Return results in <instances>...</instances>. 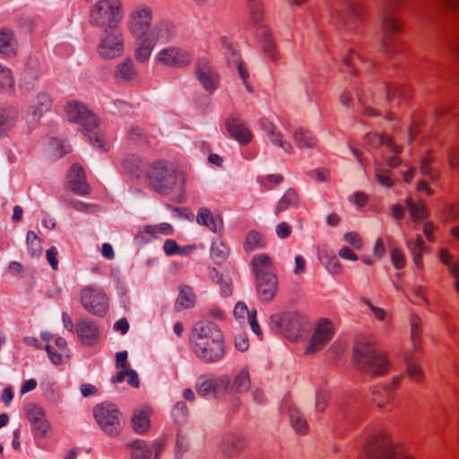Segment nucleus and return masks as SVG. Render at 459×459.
Instances as JSON below:
<instances>
[{"label": "nucleus", "instance_id": "nucleus-35", "mask_svg": "<svg viewBox=\"0 0 459 459\" xmlns=\"http://www.w3.org/2000/svg\"><path fill=\"white\" fill-rule=\"evenodd\" d=\"M406 364V373L414 382L420 383L425 377L423 368L412 354L406 352L403 356Z\"/></svg>", "mask_w": 459, "mask_h": 459}, {"label": "nucleus", "instance_id": "nucleus-41", "mask_svg": "<svg viewBox=\"0 0 459 459\" xmlns=\"http://www.w3.org/2000/svg\"><path fill=\"white\" fill-rule=\"evenodd\" d=\"M123 168L127 173L139 178L142 172L143 161L139 156L129 154L123 160Z\"/></svg>", "mask_w": 459, "mask_h": 459}, {"label": "nucleus", "instance_id": "nucleus-29", "mask_svg": "<svg viewBox=\"0 0 459 459\" xmlns=\"http://www.w3.org/2000/svg\"><path fill=\"white\" fill-rule=\"evenodd\" d=\"M115 77L119 82H129L138 76L135 65L132 59L126 58L115 67Z\"/></svg>", "mask_w": 459, "mask_h": 459}, {"label": "nucleus", "instance_id": "nucleus-24", "mask_svg": "<svg viewBox=\"0 0 459 459\" xmlns=\"http://www.w3.org/2000/svg\"><path fill=\"white\" fill-rule=\"evenodd\" d=\"M278 290V278L269 276L256 280V290L259 299L264 302H269L274 299Z\"/></svg>", "mask_w": 459, "mask_h": 459}, {"label": "nucleus", "instance_id": "nucleus-57", "mask_svg": "<svg viewBox=\"0 0 459 459\" xmlns=\"http://www.w3.org/2000/svg\"><path fill=\"white\" fill-rule=\"evenodd\" d=\"M90 139L94 147L99 148L102 152H107L108 150L109 145L103 134L95 133L92 136L90 135Z\"/></svg>", "mask_w": 459, "mask_h": 459}, {"label": "nucleus", "instance_id": "nucleus-20", "mask_svg": "<svg viewBox=\"0 0 459 459\" xmlns=\"http://www.w3.org/2000/svg\"><path fill=\"white\" fill-rule=\"evenodd\" d=\"M400 377L394 378L392 384L388 386L381 387L373 392L372 401L381 409L391 410L395 389L400 385Z\"/></svg>", "mask_w": 459, "mask_h": 459}, {"label": "nucleus", "instance_id": "nucleus-12", "mask_svg": "<svg viewBox=\"0 0 459 459\" xmlns=\"http://www.w3.org/2000/svg\"><path fill=\"white\" fill-rule=\"evenodd\" d=\"M195 74L200 84L208 93H212L219 87L220 76L206 59H200L197 62Z\"/></svg>", "mask_w": 459, "mask_h": 459}, {"label": "nucleus", "instance_id": "nucleus-27", "mask_svg": "<svg viewBox=\"0 0 459 459\" xmlns=\"http://www.w3.org/2000/svg\"><path fill=\"white\" fill-rule=\"evenodd\" d=\"M174 232L173 227L167 222H162L157 225H148L144 227L143 230L139 232L136 236L137 239L141 241H147L150 238H159L160 235L169 236Z\"/></svg>", "mask_w": 459, "mask_h": 459}, {"label": "nucleus", "instance_id": "nucleus-3", "mask_svg": "<svg viewBox=\"0 0 459 459\" xmlns=\"http://www.w3.org/2000/svg\"><path fill=\"white\" fill-rule=\"evenodd\" d=\"M124 18L122 0H98L90 8L89 22L101 29H117Z\"/></svg>", "mask_w": 459, "mask_h": 459}, {"label": "nucleus", "instance_id": "nucleus-13", "mask_svg": "<svg viewBox=\"0 0 459 459\" xmlns=\"http://www.w3.org/2000/svg\"><path fill=\"white\" fill-rule=\"evenodd\" d=\"M190 54L179 48L169 47L160 50L156 61L168 66L184 67L191 63Z\"/></svg>", "mask_w": 459, "mask_h": 459}, {"label": "nucleus", "instance_id": "nucleus-6", "mask_svg": "<svg viewBox=\"0 0 459 459\" xmlns=\"http://www.w3.org/2000/svg\"><path fill=\"white\" fill-rule=\"evenodd\" d=\"M93 414L99 426L107 435L116 437L122 431L125 420L116 404L110 403H100L94 407Z\"/></svg>", "mask_w": 459, "mask_h": 459}, {"label": "nucleus", "instance_id": "nucleus-37", "mask_svg": "<svg viewBox=\"0 0 459 459\" xmlns=\"http://www.w3.org/2000/svg\"><path fill=\"white\" fill-rule=\"evenodd\" d=\"M126 447L131 451V459H150L152 455L151 447L141 439L127 444Z\"/></svg>", "mask_w": 459, "mask_h": 459}, {"label": "nucleus", "instance_id": "nucleus-17", "mask_svg": "<svg viewBox=\"0 0 459 459\" xmlns=\"http://www.w3.org/2000/svg\"><path fill=\"white\" fill-rule=\"evenodd\" d=\"M258 123L273 144L281 148L287 153L293 152L292 145L284 139L282 133L276 124L267 117L260 118Z\"/></svg>", "mask_w": 459, "mask_h": 459}, {"label": "nucleus", "instance_id": "nucleus-30", "mask_svg": "<svg viewBox=\"0 0 459 459\" xmlns=\"http://www.w3.org/2000/svg\"><path fill=\"white\" fill-rule=\"evenodd\" d=\"M52 100L48 94L41 92L31 101L29 111L33 120H38L43 113L51 108Z\"/></svg>", "mask_w": 459, "mask_h": 459}, {"label": "nucleus", "instance_id": "nucleus-14", "mask_svg": "<svg viewBox=\"0 0 459 459\" xmlns=\"http://www.w3.org/2000/svg\"><path fill=\"white\" fill-rule=\"evenodd\" d=\"M276 317L284 334L290 339H297L307 324V318L297 313L288 312Z\"/></svg>", "mask_w": 459, "mask_h": 459}, {"label": "nucleus", "instance_id": "nucleus-61", "mask_svg": "<svg viewBox=\"0 0 459 459\" xmlns=\"http://www.w3.org/2000/svg\"><path fill=\"white\" fill-rule=\"evenodd\" d=\"M263 49L267 54L268 57L272 60L277 59V52L275 50V45L271 38H267L263 42Z\"/></svg>", "mask_w": 459, "mask_h": 459}, {"label": "nucleus", "instance_id": "nucleus-34", "mask_svg": "<svg viewBox=\"0 0 459 459\" xmlns=\"http://www.w3.org/2000/svg\"><path fill=\"white\" fill-rule=\"evenodd\" d=\"M405 203L413 221L417 222L429 218V211L423 200L414 202L411 197H408Z\"/></svg>", "mask_w": 459, "mask_h": 459}, {"label": "nucleus", "instance_id": "nucleus-63", "mask_svg": "<svg viewBox=\"0 0 459 459\" xmlns=\"http://www.w3.org/2000/svg\"><path fill=\"white\" fill-rule=\"evenodd\" d=\"M234 345L240 351H245L249 347V342L246 333H238L234 338Z\"/></svg>", "mask_w": 459, "mask_h": 459}, {"label": "nucleus", "instance_id": "nucleus-55", "mask_svg": "<svg viewBox=\"0 0 459 459\" xmlns=\"http://www.w3.org/2000/svg\"><path fill=\"white\" fill-rule=\"evenodd\" d=\"M433 160H434V159H433L431 153H428L426 156H424L421 159V162H420V172L422 175L428 176L432 180H435L437 178V177H435L431 173V169H430Z\"/></svg>", "mask_w": 459, "mask_h": 459}, {"label": "nucleus", "instance_id": "nucleus-59", "mask_svg": "<svg viewBox=\"0 0 459 459\" xmlns=\"http://www.w3.org/2000/svg\"><path fill=\"white\" fill-rule=\"evenodd\" d=\"M164 252L168 255H172L175 254H185V251L178 246L175 240L173 239H168L165 241L164 246Z\"/></svg>", "mask_w": 459, "mask_h": 459}, {"label": "nucleus", "instance_id": "nucleus-54", "mask_svg": "<svg viewBox=\"0 0 459 459\" xmlns=\"http://www.w3.org/2000/svg\"><path fill=\"white\" fill-rule=\"evenodd\" d=\"M447 162L452 169L459 168V145L451 146L447 150Z\"/></svg>", "mask_w": 459, "mask_h": 459}, {"label": "nucleus", "instance_id": "nucleus-49", "mask_svg": "<svg viewBox=\"0 0 459 459\" xmlns=\"http://www.w3.org/2000/svg\"><path fill=\"white\" fill-rule=\"evenodd\" d=\"M248 10L252 21L258 23L263 18V4L261 0H247Z\"/></svg>", "mask_w": 459, "mask_h": 459}, {"label": "nucleus", "instance_id": "nucleus-48", "mask_svg": "<svg viewBox=\"0 0 459 459\" xmlns=\"http://www.w3.org/2000/svg\"><path fill=\"white\" fill-rule=\"evenodd\" d=\"M233 387L237 392H246L250 387L249 373L247 370H241L235 377Z\"/></svg>", "mask_w": 459, "mask_h": 459}, {"label": "nucleus", "instance_id": "nucleus-22", "mask_svg": "<svg viewBox=\"0 0 459 459\" xmlns=\"http://www.w3.org/2000/svg\"><path fill=\"white\" fill-rule=\"evenodd\" d=\"M68 185L73 192L79 195H87L90 192V186L86 182V176L83 169L78 164L71 167L68 174Z\"/></svg>", "mask_w": 459, "mask_h": 459}, {"label": "nucleus", "instance_id": "nucleus-33", "mask_svg": "<svg viewBox=\"0 0 459 459\" xmlns=\"http://www.w3.org/2000/svg\"><path fill=\"white\" fill-rule=\"evenodd\" d=\"M266 243V238L262 232L251 230L245 237L243 248L246 252L250 253L265 247Z\"/></svg>", "mask_w": 459, "mask_h": 459}, {"label": "nucleus", "instance_id": "nucleus-15", "mask_svg": "<svg viewBox=\"0 0 459 459\" xmlns=\"http://www.w3.org/2000/svg\"><path fill=\"white\" fill-rule=\"evenodd\" d=\"M75 333L82 344L87 346L94 345L100 339V330L93 320L82 317L77 320Z\"/></svg>", "mask_w": 459, "mask_h": 459}, {"label": "nucleus", "instance_id": "nucleus-60", "mask_svg": "<svg viewBox=\"0 0 459 459\" xmlns=\"http://www.w3.org/2000/svg\"><path fill=\"white\" fill-rule=\"evenodd\" d=\"M325 266L327 271L332 274L339 275L342 273V266L335 255L332 256Z\"/></svg>", "mask_w": 459, "mask_h": 459}, {"label": "nucleus", "instance_id": "nucleus-62", "mask_svg": "<svg viewBox=\"0 0 459 459\" xmlns=\"http://www.w3.org/2000/svg\"><path fill=\"white\" fill-rule=\"evenodd\" d=\"M46 351L48 354V357L50 359V360L56 364V365H59L63 362V356H64V353L65 352H62L60 351L59 350L58 351H56L55 348L51 345H47L46 346Z\"/></svg>", "mask_w": 459, "mask_h": 459}, {"label": "nucleus", "instance_id": "nucleus-11", "mask_svg": "<svg viewBox=\"0 0 459 459\" xmlns=\"http://www.w3.org/2000/svg\"><path fill=\"white\" fill-rule=\"evenodd\" d=\"M333 335V325L327 319H321L316 325L306 352L313 354L322 350Z\"/></svg>", "mask_w": 459, "mask_h": 459}, {"label": "nucleus", "instance_id": "nucleus-2", "mask_svg": "<svg viewBox=\"0 0 459 459\" xmlns=\"http://www.w3.org/2000/svg\"><path fill=\"white\" fill-rule=\"evenodd\" d=\"M354 358L362 370L374 376L385 374L390 368L385 354L377 349L375 342L368 337L357 341Z\"/></svg>", "mask_w": 459, "mask_h": 459}, {"label": "nucleus", "instance_id": "nucleus-8", "mask_svg": "<svg viewBox=\"0 0 459 459\" xmlns=\"http://www.w3.org/2000/svg\"><path fill=\"white\" fill-rule=\"evenodd\" d=\"M104 30V34L101 36L97 47L99 56L105 59H113L122 56L125 48L122 32L116 29Z\"/></svg>", "mask_w": 459, "mask_h": 459}, {"label": "nucleus", "instance_id": "nucleus-64", "mask_svg": "<svg viewBox=\"0 0 459 459\" xmlns=\"http://www.w3.org/2000/svg\"><path fill=\"white\" fill-rule=\"evenodd\" d=\"M39 68L40 64L38 58L30 57L28 59V62L26 64V69L32 77H37L39 75Z\"/></svg>", "mask_w": 459, "mask_h": 459}, {"label": "nucleus", "instance_id": "nucleus-43", "mask_svg": "<svg viewBox=\"0 0 459 459\" xmlns=\"http://www.w3.org/2000/svg\"><path fill=\"white\" fill-rule=\"evenodd\" d=\"M290 418L291 426L297 433L306 434L307 432V422L297 408H290Z\"/></svg>", "mask_w": 459, "mask_h": 459}, {"label": "nucleus", "instance_id": "nucleus-31", "mask_svg": "<svg viewBox=\"0 0 459 459\" xmlns=\"http://www.w3.org/2000/svg\"><path fill=\"white\" fill-rule=\"evenodd\" d=\"M150 413L148 408L134 411L131 419V425L134 432L143 434L149 430L151 427Z\"/></svg>", "mask_w": 459, "mask_h": 459}, {"label": "nucleus", "instance_id": "nucleus-56", "mask_svg": "<svg viewBox=\"0 0 459 459\" xmlns=\"http://www.w3.org/2000/svg\"><path fill=\"white\" fill-rule=\"evenodd\" d=\"M391 260L396 269H402L405 266V257L403 253L398 248L391 250Z\"/></svg>", "mask_w": 459, "mask_h": 459}, {"label": "nucleus", "instance_id": "nucleus-39", "mask_svg": "<svg viewBox=\"0 0 459 459\" xmlns=\"http://www.w3.org/2000/svg\"><path fill=\"white\" fill-rule=\"evenodd\" d=\"M17 115L11 109H0V137L5 136L15 126Z\"/></svg>", "mask_w": 459, "mask_h": 459}, {"label": "nucleus", "instance_id": "nucleus-40", "mask_svg": "<svg viewBox=\"0 0 459 459\" xmlns=\"http://www.w3.org/2000/svg\"><path fill=\"white\" fill-rule=\"evenodd\" d=\"M195 303V295L189 286H182L177 299L176 306L178 309L192 307Z\"/></svg>", "mask_w": 459, "mask_h": 459}, {"label": "nucleus", "instance_id": "nucleus-50", "mask_svg": "<svg viewBox=\"0 0 459 459\" xmlns=\"http://www.w3.org/2000/svg\"><path fill=\"white\" fill-rule=\"evenodd\" d=\"M376 178L380 185L385 187H391L394 183L392 172L381 167L376 168Z\"/></svg>", "mask_w": 459, "mask_h": 459}, {"label": "nucleus", "instance_id": "nucleus-1", "mask_svg": "<svg viewBox=\"0 0 459 459\" xmlns=\"http://www.w3.org/2000/svg\"><path fill=\"white\" fill-rule=\"evenodd\" d=\"M190 343L195 355L204 363H213L225 354L223 334L217 325L204 321L195 325Z\"/></svg>", "mask_w": 459, "mask_h": 459}, {"label": "nucleus", "instance_id": "nucleus-23", "mask_svg": "<svg viewBox=\"0 0 459 459\" xmlns=\"http://www.w3.org/2000/svg\"><path fill=\"white\" fill-rule=\"evenodd\" d=\"M19 49L18 40L12 29H0V56L4 57H14Z\"/></svg>", "mask_w": 459, "mask_h": 459}, {"label": "nucleus", "instance_id": "nucleus-51", "mask_svg": "<svg viewBox=\"0 0 459 459\" xmlns=\"http://www.w3.org/2000/svg\"><path fill=\"white\" fill-rule=\"evenodd\" d=\"M442 213L446 221L459 220V204H446L443 206Z\"/></svg>", "mask_w": 459, "mask_h": 459}, {"label": "nucleus", "instance_id": "nucleus-32", "mask_svg": "<svg viewBox=\"0 0 459 459\" xmlns=\"http://www.w3.org/2000/svg\"><path fill=\"white\" fill-rule=\"evenodd\" d=\"M196 221L199 224L206 226L210 230L217 232L222 228V221L221 217L214 216L208 208L202 207L199 209Z\"/></svg>", "mask_w": 459, "mask_h": 459}, {"label": "nucleus", "instance_id": "nucleus-16", "mask_svg": "<svg viewBox=\"0 0 459 459\" xmlns=\"http://www.w3.org/2000/svg\"><path fill=\"white\" fill-rule=\"evenodd\" d=\"M365 141L372 147L383 146L394 154V157L388 160V165L390 167L396 168L400 164L401 161L397 157V154L401 152L402 149L400 146L396 145L389 136L370 133L365 136Z\"/></svg>", "mask_w": 459, "mask_h": 459}, {"label": "nucleus", "instance_id": "nucleus-38", "mask_svg": "<svg viewBox=\"0 0 459 459\" xmlns=\"http://www.w3.org/2000/svg\"><path fill=\"white\" fill-rule=\"evenodd\" d=\"M293 139L296 145L302 148H313L316 145V139L315 136L307 129L299 127L295 130Z\"/></svg>", "mask_w": 459, "mask_h": 459}, {"label": "nucleus", "instance_id": "nucleus-46", "mask_svg": "<svg viewBox=\"0 0 459 459\" xmlns=\"http://www.w3.org/2000/svg\"><path fill=\"white\" fill-rule=\"evenodd\" d=\"M298 194L293 190H288L281 198L275 209V212L278 214L280 212L286 211L290 206L295 205L298 203Z\"/></svg>", "mask_w": 459, "mask_h": 459}, {"label": "nucleus", "instance_id": "nucleus-53", "mask_svg": "<svg viewBox=\"0 0 459 459\" xmlns=\"http://www.w3.org/2000/svg\"><path fill=\"white\" fill-rule=\"evenodd\" d=\"M215 390V381L212 378H200V383L196 387L197 394L205 396Z\"/></svg>", "mask_w": 459, "mask_h": 459}, {"label": "nucleus", "instance_id": "nucleus-7", "mask_svg": "<svg viewBox=\"0 0 459 459\" xmlns=\"http://www.w3.org/2000/svg\"><path fill=\"white\" fill-rule=\"evenodd\" d=\"M153 13L151 6L139 4L128 13L126 28L131 37L146 36L152 27Z\"/></svg>", "mask_w": 459, "mask_h": 459}, {"label": "nucleus", "instance_id": "nucleus-26", "mask_svg": "<svg viewBox=\"0 0 459 459\" xmlns=\"http://www.w3.org/2000/svg\"><path fill=\"white\" fill-rule=\"evenodd\" d=\"M406 247L412 256L415 266L422 270L424 267L422 254L428 252L424 240L420 235H417L414 239H406Z\"/></svg>", "mask_w": 459, "mask_h": 459}, {"label": "nucleus", "instance_id": "nucleus-5", "mask_svg": "<svg viewBox=\"0 0 459 459\" xmlns=\"http://www.w3.org/2000/svg\"><path fill=\"white\" fill-rule=\"evenodd\" d=\"M145 178L150 187L162 195L169 194L177 185L176 170L164 160H155L145 171Z\"/></svg>", "mask_w": 459, "mask_h": 459}, {"label": "nucleus", "instance_id": "nucleus-18", "mask_svg": "<svg viewBox=\"0 0 459 459\" xmlns=\"http://www.w3.org/2000/svg\"><path fill=\"white\" fill-rule=\"evenodd\" d=\"M26 417L33 426L35 437H43L49 429V423L46 419L43 409L35 404L30 403L26 409Z\"/></svg>", "mask_w": 459, "mask_h": 459}, {"label": "nucleus", "instance_id": "nucleus-47", "mask_svg": "<svg viewBox=\"0 0 459 459\" xmlns=\"http://www.w3.org/2000/svg\"><path fill=\"white\" fill-rule=\"evenodd\" d=\"M230 250L228 247L221 242H214L212 245L211 255L216 263H221L228 257Z\"/></svg>", "mask_w": 459, "mask_h": 459}, {"label": "nucleus", "instance_id": "nucleus-10", "mask_svg": "<svg viewBox=\"0 0 459 459\" xmlns=\"http://www.w3.org/2000/svg\"><path fill=\"white\" fill-rule=\"evenodd\" d=\"M66 114L70 122L76 123L81 126V130L87 133L92 132L98 125L94 114L80 102H69L66 106Z\"/></svg>", "mask_w": 459, "mask_h": 459}, {"label": "nucleus", "instance_id": "nucleus-9", "mask_svg": "<svg viewBox=\"0 0 459 459\" xmlns=\"http://www.w3.org/2000/svg\"><path fill=\"white\" fill-rule=\"evenodd\" d=\"M81 303L86 311L96 316H103L108 306L106 293L94 286H87L82 290Z\"/></svg>", "mask_w": 459, "mask_h": 459}, {"label": "nucleus", "instance_id": "nucleus-45", "mask_svg": "<svg viewBox=\"0 0 459 459\" xmlns=\"http://www.w3.org/2000/svg\"><path fill=\"white\" fill-rule=\"evenodd\" d=\"M123 381H126L133 387L139 386V378L137 373L133 369H126L117 371L116 376L113 377V383H121Z\"/></svg>", "mask_w": 459, "mask_h": 459}, {"label": "nucleus", "instance_id": "nucleus-36", "mask_svg": "<svg viewBox=\"0 0 459 459\" xmlns=\"http://www.w3.org/2000/svg\"><path fill=\"white\" fill-rule=\"evenodd\" d=\"M234 315L237 317L244 318L247 316L251 329L256 335L262 334V330L256 320V311L250 312L244 302H238L235 306Z\"/></svg>", "mask_w": 459, "mask_h": 459}, {"label": "nucleus", "instance_id": "nucleus-21", "mask_svg": "<svg viewBox=\"0 0 459 459\" xmlns=\"http://www.w3.org/2000/svg\"><path fill=\"white\" fill-rule=\"evenodd\" d=\"M225 126L230 135L242 144H247L253 139L251 131L235 117H229Z\"/></svg>", "mask_w": 459, "mask_h": 459}, {"label": "nucleus", "instance_id": "nucleus-28", "mask_svg": "<svg viewBox=\"0 0 459 459\" xmlns=\"http://www.w3.org/2000/svg\"><path fill=\"white\" fill-rule=\"evenodd\" d=\"M150 37L157 44L158 41L167 42L175 35V26L168 21H161L152 27Z\"/></svg>", "mask_w": 459, "mask_h": 459}, {"label": "nucleus", "instance_id": "nucleus-4", "mask_svg": "<svg viewBox=\"0 0 459 459\" xmlns=\"http://www.w3.org/2000/svg\"><path fill=\"white\" fill-rule=\"evenodd\" d=\"M365 453L370 459H413L403 445L385 434L374 437L367 445Z\"/></svg>", "mask_w": 459, "mask_h": 459}, {"label": "nucleus", "instance_id": "nucleus-58", "mask_svg": "<svg viewBox=\"0 0 459 459\" xmlns=\"http://www.w3.org/2000/svg\"><path fill=\"white\" fill-rule=\"evenodd\" d=\"M344 239L357 250H360L363 247V240L357 232L346 233Z\"/></svg>", "mask_w": 459, "mask_h": 459}, {"label": "nucleus", "instance_id": "nucleus-25", "mask_svg": "<svg viewBox=\"0 0 459 459\" xmlns=\"http://www.w3.org/2000/svg\"><path fill=\"white\" fill-rule=\"evenodd\" d=\"M134 39V57L140 63L149 60L156 43L150 35L132 37Z\"/></svg>", "mask_w": 459, "mask_h": 459}, {"label": "nucleus", "instance_id": "nucleus-44", "mask_svg": "<svg viewBox=\"0 0 459 459\" xmlns=\"http://www.w3.org/2000/svg\"><path fill=\"white\" fill-rule=\"evenodd\" d=\"M382 30L385 34L384 39V44H385L387 40L386 36L389 34L400 32L402 30V25L394 16L386 14L382 21Z\"/></svg>", "mask_w": 459, "mask_h": 459}, {"label": "nucleus", "instance_id": "nucleus-19", "mask_svg": "<svg viewBox=\"0 0 459 459\" xmlns=\"http://www.w3.org/2000/svg\"><path fill=\"white\" fill-rule=\"evenodd\" d=\"M251 267L256 280L276 275V269L271 256L264 253L255 255L252 258Z\"/></svg>", "mask_w": 459, "mask_h": 459}, {"label": "nucleus", "instance_id": "nucleus-52", "mask_svg": "<svg viewBox=\"0 0 459 459\" xmlns=\"http://www.w3.org/2000/svg\"><path fill=\"white\" fill-rule=\"evenodd\" d=\"M13 84L12 72L0 64V91L9 89Z\"/></svg>", "mask_w": 459, "mask_h": 459}, {"label": "nucleus", "instance_id": "nucleus-42", "mask_svg": "<svg viewBox=\"0 0 459 459\" xmlns=\"http://www.w3.org/2000/svg\"><path fill=\"white\" fill-rule=\"evenodd\" d=\"M421 319L412 316L411 319V341L413 350L420 351L421 347Z\"/></svg>", "mask_w": 459, "mask_h": 459}]
</instances>
